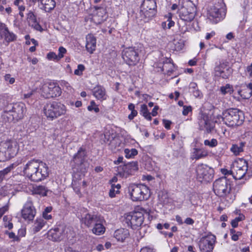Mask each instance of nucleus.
Segmentation results:
<instances>
[{"label":"nucleus","mask_w":252,"mask_h":252,"mask_svg":"<svg viewBox=\"0 0 252 252\" xmlns=\"http://www.w3.org/2000/svg\"><path fill=\"white\" fill-rule=\"evenodd\" d=\"M196 14V7L190 0H183L182 5L179 8L178 21L179 32L184 34L191 28V22Z\"/></svg>","instance_id":"1"},{"label":"nucleus","mask_w":252,"mask_h":252,"mask_svg":"<svg viewBox=\"0 0 252 252\" xmlns=\"http://www.w3.org/2000/svg\"><path fill=\"white\" fill-rule=\"evenodd\" d=\"M23 173L30 181L38 182L46 178L49 176V171L45 163L32 159L25 165Z\"/></svg>","instance_id":"2"},{"label":"nucleus","mask_w":252,"mask_h":252,"mask_svg":"<svg viewBox=\"0 0 252 252\" xmlns=\"http://www.w3.org/2000/svg\"><path fill=\"white\" fill-rule=\"evenodd\" d=\"M223 123L228 126L234 127L241 125L244 121L242 111L236 108H230L222 114Z\"/></svg>","instance_id":"3"},{"label":"nucleus","mask_w":252,"mask_h":252,"mask_svg":"<svg viewBox=\"0 0 252 252\" xmlns=\"http://www.w3.org/2000/svg\"><path fill=\"white\" fill-rule=\"evenodd\" d=\"M26 112L24 104L22 103H10L4 108L2 117L9 122L21 119Z\"/></svg>","instance_id":"4"},{"label":"nucleus","mask_w":252,"mask_h":252,"mask_svg":"<svg viewBox=\"0 0 252 252\" xmlns=\"http://www.w3.org/2000/svg\"><path fill=\"white\" fill-rule=\"evenodd\" d=\"M213 190L215 193L220 197L229 198L231 200L234 199V196L231 193V186L230 181L226 177L220 178L213 183Z\"/></svg>","instance_id":"5"},{"label":"nucleus","mask_w":252,"mask_h":252,"mask_svg":"<svg viewBox=\"0 0 252 252\" xmlns=\"http://www.w3.org/2000/svg\"><path fill=\"white\" fill-rule=\"evenodd\" d=\"M19 150L18 143L9 140L0 143V161H5L16 155Z\"/></svg>","instance_id":"6"},{"label":"nucleus","mask_w":252,"mask_h":252,"mask_svg":"<svg viewBox=\"0 0 252 252\" xmlns=\"http://www.w3.org/2000/svg\"><path fill=\"white\" fill-rule=\"evenodd\" d=\"M128 191L133 201H141L148 199L150 196L149 188L143 184H130Z\"/></svg>","instance_id":"7"},{"label":"nucleus","mask_w":252,"mask_h":252,"mask_svg":"<svg viewBox=\"0 0 252 252\" xmlns=\"http://www.w3.org/2000/svg\"><path fill=\"white\" fill-rule=\"evenodd\" d=\"M43 111L49 120H53L65 115L66 112V107L61 102L53 101L47 103L44 107Z\"/></svg>","instance_id":"8"},{"label":"nucleus","mask_w":252,"mask_h":252,"mask_svg":"<svg viewBox=\"0 0 252 252\" xmlns=\"http://www.w3.org/2000/svg\"><path fill=\"white\" fill-rule=\"evenodd\" d=\"M124 217L125 222L132 229H136L140 226L144 220L143 214L136 211L126 213Z\"/></svg>","instance_id":"9"},{"label":"nucleus","mask_w":252,"mask_h":252,"mask_svg":"<svg viewBox=\"0 0 252 252\" xmlns=\"http://www.w3.org/2000/svg\"><path fill=\"white\" fill-rule=\"evenodd\" d=\"M41 90L42 95L47 98L58 97L62 94L61 88L56 83L53 82L45 83Z\"/></svg>","instance_id":"10"},{"label":"nucleus","mask_w":252,"mask_h":252,"mask_svg":"<svg viewBox=\"0 0 252 252\" xmlns=\"http://www.w3.org/2000/svg\"><path fill=\"white\" fill-rule=\"evenodd\" d=\"M122 57L129 65H135L140 60L138 49L133 47L126 48L122 52Z\"/></svg>","instance_id":"11"},{"label":"nucleus","mask_w":252,"mask_h":252,"mask_svg":"<svg viewBox=\"0 0 252 252\" xmlns=\"http://www.w3.org/2000/svg\"><path fill=\"white\" fill-rule=\"evenodd\" d=\"M197 180L201 182H209L213 177V170L208 166L201 164L196 168Z\"/></svg>","instance_id":"12"},{"label":"nucleus","mask_w":252,"mask_h":252,"mask_svg":"<svg viewBox=\"0 0 252 252\" xmlns=\"http://www.w3.org/2000/svg\"><path fill=\"white\" fill-rule=\"evenodd\" d=\"M216 241L215 235L210 234L202 237L198 243L201 252H213Z\"/></svg>","instance_id":"13"},{"label":"nucleus","mask_w":252,"mask_h":252,"mask_svg":"<svg viewBox=\"0 0 252 252\" xmlns=\"http://www.w3.org/2000/svg\"><path fill=\"white\" fill-rule=\"evenodd\" d=\"M138 167L137 162H129L118 168V174L122 178H126L132 175L138 170Z\"/></svg>","instance_id":"14"},{"label":"nucleus","mask_w":252,"mask_h":252,"mask_svg":"<svg viewBox=\"0 0 252 252\" xmlns=\"http://www.w3.org/2000/svg\"><path fill=\"white\" fill-rule=\"evenodd\" d=\"M142 11L146 17H153L156 13L157 4L155 0H144L142 5Z\"/></svg>","instance_id":"15"},{"label":"nucleus","mask_w":252,"mask_h":252,"mask_svg":"<svg viewBox=\"0 0 252 252\" xmlns=\"http://www.w3.org/2000/svg\"><path fill=\"white\" fill-rule=\"evenodd\" d=\"M47 237L53 241H61L65 237L64 227L59 226L51 229L47 233Z\"/></svg>","instance_id":"16"},{"label":"nucleus","mask_w":252,"mask_h":252,"mask_svg":"<svg viewBox=\"0 0 252 252\" xmlns=\"http://www.w3.org/2000/svg\"><path fill=\"white\" fill-rule=\"evenodd\" d=\"M36 214V210L31 200H28L22 210V216L25 220H32Z\"/></svg>","instance_id":"17"},{"label":"nucleus","mask_w":252,"mask_h":252,"mask_svg":"<svg viewBox=\"0 0 252 252\" xmlns=\"http://www.w3.org/2000/svg\"><path fill=\"white\" fill-rule=\"evenodd\" d=\"M208 14L210 19L215 23L220 21L223 16L222 14V9L220 8V5L219 4H216L210 7L208 11Z\"/></svg>","instance_id":"18"},{"label":"nucleus","mask_w":252,"mask_h":252,"mask_svg":"<svg viewBox=\"0 0 252 252\" xmlns=\"http://www.w3.org/2000/svg\"><path fill=\"white\" fill-rule=\"evenodd\" d=\"M86 156V152L85 149L81 147L77 153L73 157V160L74 162L78 165L84 166V169L83 168L81 170L84 172L86 170V168L88 167V164L85 161V158Z\"/></svg>","instance_id":"19"},{"label":"nucleus","mask_w":252,"mask_h":252,"mask_svg":"<svg viewBox=\"0 0 252 252\" xmlns=\"http://www.w3.org/2000/svg\"><path fill=\"white\" fill-rule=\"evenodd\" d=\"M99 219L98 216L86 212L81 216V220L85 225L90 227L95 222L99 221Z\"/></svg>","instance_id":"20"},{"label":"nucleus","mask_w":252,"mask_h":252,"mask_svg":"<svg viewBox=\"0 0 252 252\" xmlns=\"http://www.w3.org/2000/svg\"><path fill=\"white\" fill-rule=\"evenodd\" d=\"M106 18V9L101 7H95L93 19L97 24H100L103 22Z\"/></svg>","instance_id":"21"},{"label":"nucleus","mask_w":252,"mask_h":252,"mask_svg":"<svg viewBox=\"0 0 252 252\" xmlns=\"http://www.w3.org/2000/svg\"><path fill=\"white\" fill-rule=\"evenodd\" d=\"M226 66V63L223 61L220 62L219 63H216V66L214 68L215 76L220 77L223 79L227 78L229 75L224 70Z\"/></svg>","instance_id":"22"},{"label":"nucleus","mask_w":252,"mask_h":252,"mask_svg":"<svg viewBox=\"0 0 252 252\" xmlns=\"http://www.w3.org/2000/svg\"><path fill=\"white\" fill-rule=\"evenodd\" d=\"M27 20L29 25L37 31H40L42 29L41 26L37 21L36 17L34 13L30 10L27 15Z\"/></svg>","instance_id":"23"},{"label":"nucleus","mask_w":252,"mask_h":252,"mask_svg":"<svg viewBox=\"0 0 252 252\" xmlns=\"http://www.w3.org/2000/svg\"><path fill=\"white\" fill-rule=\"evenodd\" d=\"M93 94L94 96L101 101L107 98L105 89L101 86L98 85L93 89Z\"/></svg>","instance_id":"24"},{"label":"nucleus","mask_w":252,"mask_h":252,"mask_svg":"<svg viewBox=\"0 0 252 252\" xmlns=\"http://www.w3.org/2000/svg\"><path fill=\"white\" fill-rule=\"evenodd\" d=\"M86 48L91 54L95 50L96 39L93 34H89L86 36Z\"/></svg>","instance_id":"25"},{"label":"nucleus","mask_w":252,"mask_h":252,"mask_svg":"<svg viewBox=\"0 0 252 252\" xmlns=\"http://www.w3.org/2000/svg\"><path fill=\"white\" fill-rule=\"evenodd\" d=\"M208 155V151L204 148H194L191 154L192 159L198 160L206 157Z\"/></svg>","instance_id":"26"},{"label":"nucleus","mask_w":252,"mask_h":252,"mask_svg":"<svg viewBox=\"0 0 252 252\" xmlns=\"http://www.w3.org/2000/svg\"><path fill=\"white\" fill-rule=\"evenodd\" d=\"M42 5L41 8L46 12H50L56 6V2L54 0H38Z\"/></svg>","instance_id":"27"},{"label":"nucleus","mask_w":252,"mask_h":252,"mask_svg":"<svg viewBox=\"0 0 252 252\" xmlns=\"http://www.w3.org/2000/svg\"><path fill=\"white\" fill-rule=\"evenodd\" d=\"M129 236V231L126 229H117L114 233V237L118 241L123 242Z\"/></svg>","instance_id":"28"},{"label":"nucleus","mask_w":252,"mask_h":252,"mask_svg":"<svg viewBox=\"0 0 252 252\" xmlns=\"http://www.w3.org/2000/svg\"><path fill=\"white\" fill-rule=\"evenodd\" d=\"M244 87L239 91V94L244 98L248 99L252 95V83L246 84Z\"/></svg>","instance_id":"29"},{"label":"nucleus","mask_w":252,"mask_h":252,"mask_svg":"<svg viewBox=\"0 0 252 252\" xmlns=\"http://www.w3.org/2000/svg\"><path fill=\"white\" fill-rule=\"evenodd\" d=\"M200 127L202 129H205L208 132H211L213 128L211 121L207 117H204L199 122Z\"/></svg>","instance_id":"30"},{"label":"nucleus","mask_w":252,"mask_h":252,"mask_svg":"<svg viewBox=\"0 0 252 252\" xmlns=\"http://www.w3.org/2000/svg\"><path fill=\"white\" fill-rule=\"evenodd\" d=\"M189 90L190 93L196 98H201L203 96L202 93L198 89L197 85L195 82H191L189 85Z\"/></svg>","instance_id":"31"},{"label":"nucleus","mask_w":252,"mask_h":252,"mask_svg":"<svg viewBox=\"0 0 252 252\" xmlns=\"http://www.w3.org/2000/svg\"><path fill=\"white\" fill-rule=\"evenodd\" d=\"M46 221L43 218H37L32 225V231L34 233L39 231L45 225Z\"/></svg>","instance_id":"32"},{"label":"nucleus","mask_w":252,"mask_h":252,"mask_svg":"<svg viewBox=\"0 0 252 252\" xmlns=\"http://www.w3.org/2000/svg\"><path fill=\"white\" fill-rule=\"evenodd\" d=\"M104 231L105 228L102 224L98 222V221L94 223V226L92 229V232L93 233L100 235L102 234Z\"/></svg>","instance_id":"33"},{"label":"nucleus","mask_w":252,"mask_h":252,"mask_svg":"<svg viewBox=\"0 0 252 252\" xmlns=\"http://www.w3.org/2000/svg\"><path fill=\"white\" fill-rule=\"evenodd\" d=\"M34 192L35 194L43 196L47 195V192L49 191L44 186H38L34 188Z\"/></svg>","instance_id":"34"},{"label":"nucleus","mask_w":252,"mask_h":252,"mask_svg":"<svg viewBox=\"0 0 252 252\" xmlns=\"http://www.w3.org/2000/svg\"><path fill=\"white\" fill-rule=\"evenodd\" d=\"M140 113L147 120L149 121H151L152 120L151 113L149 112L147 106L146 104H142L141 105Z\"/></svg>","instance_id":"35"},{"label":"nucleus","mask_w":252,"mask_h":252,"mask_svg":"<svg viewBox=\"0 0 252 252\" xmlns=\"http://www.w3.org/2000/svg\"><path fill=\"white\" fill-rule=\"evenodd\" d=\"M125 157L127 158H133L138 154V151L136 149L132 148L131 149H125L124 150Z\"/></svg>","instance_id":"36"},{"label":"nucleus","mask_w":252,"mask_h":252,"mask_svg":"<svg viewBox=\"0 0 252 252\" xmlns=\"http://www.w3.org/2000/svg\"><path fill=\"white\" fill-rule=\"evenodd\" d=\"M244 143H240V145H233L230 149L231 151L235 155H238L243 151Z\"/></svg>","instance_id":"37"},{"label":"nucleus","mask_w":252,"mask_h":252,"mask_svg":"<svg viewBox=\"0 0 252 252\" xmlns=\"http://www.w3.org/2000/svg\"><path fill=\"white\" fill-rule=\"evenodd\" d=\"M3 38L6 42L9 43L14 41L16 38V36L12 32H10L8 29L3 35Z\"/></svg>","instance_id":"38"},{"label":"nucleus","mask_w":252,"mask_h":252,"mask_svg":"<svg viewBox=\"0 0 252 252\" xmlns=\"http://www.w3.org/2000/svg\"><path fill=\"white\" fill-rule=\"evenodd\" d=\"M3 225L6 228L11 229L13 228V224L10 221L11 218L8 216H4L3 218Z\"/></svg>","instance_id":"39"},{"label":"nucleus","mask_w":252,"mask_h":252,"mask_svg":"<svg viewBox=\"0 0 252 252\" xmlns=\"http://www.w3.org/2000/svg\"><path fill=\"white\" fill-rule=\"evenodd\" d=\"M205 146H208L210 147H215L218 145V141L216 139L213 138L211 140H205L204 142Z\"/></svg>","instance_id":"40"},{"label":"nucleus","mask_w":252,"mask_h":252,"mask_svg":"<svg viewBox=\"0 0 252 252\" xmlns=\"http://www.w3.org/2000/svg\"><path fill=\"white\" fill-rule=\"evenodd\" d=\"M6 25L0 22V40L3 38V35L8 30Z\"/></svg>","instance_id":"41"},{"label":"nucleus","mask_w":252,"mask_h":252,"mask_svg":"<svg viewBox=\"0 0 252 252\" xmlns=\"http://www.w3.org/2000/svg\"><path fill=\"white\" fill-rule=\"evenodd\" d=\"M220 91L222 94H225L227 93L231 94L232 90L230 85L227 84L225 86L221 87L220 89Z\"/></svg>","instance_id":"42"},{"label":"nucleus","mask_w":252,"mask_h":252,"mask_svg":"<svg viewBox=\"0 0 252 252\" xmlns=\"http://www.w3.org/2000/svg\"><path fill=\"white\" fill-rule=\"evenodd\" d=\"M47 58L50 61H54L56 62L60 61L59 58H58V55H56V54L53 52L48 53L47 55Z\"/></svg>","instance_id":"43"},{"label":"nucleus","mask_w":252,"mask_h":252,"mask_svg":"<svg viewBox=\"0 0 252 252\" xmlns=\"http://www.w3.org/2000/svg\"><path fill=\"white\" fill-rule=\"evenodd\" d=\"M85 67L83 64H80L78 65L77 68L74 71V74L80 76L82 74L83 71L85 70Z\"/></svg>","instance_id":"44"},{"label":"nucleus","mask_w":252,"mask_h":252,"mask_svg":"<svg viewBox=\"0 0 252 252\" xmlns=\"http://www.w3.org/2000/svg\"><path fill=\"white\" fill-rule=\"evenodd\" d=\"M88 110L90 111L94 110L96 113L99 111V109L96 106L95 103L93 100L91 101L90 105L88 106Z\"/></svg>","instance_id":"45"},{"label":"nucleus","mask_w":252,"mask_h":252,"mask_svg":"<svg viewBox=\"0 0 252 252\" xmlns=\"http://www.w3.org/2000/svg\"><path fill=\"white\" fill-rule=\"evenodd\" d=\"M60 85L63 88V89H65L66 91L71 92L72 88L68 82L65 81H62Z\"/></svg>","instance_id":"46"},{"label":"nucleus","mask_w":252,"mask_h":252,"mask_svg":"<svg viewBox=\"0 0 252 252\" xmlns=\"http://www.w3.org/2000/svg\"><path fill=\"white\" fill-rule=\"evenodd\" d=\"M174 45H175V50L177 51H179L182 50L184 47V43L183 41H174Z\"/></svg>","instance_id":"47"},{"label":"nucleus","mask_w":252,"mask_h":252,"mask_svg":"<svg viewBox=\"0 0 252 252\" xmlns=\"http://www.w3.org/2000/svg\"><path fill=\"white\" fill-rule=\"evenodd\" d=\"M58 58L60 60L64 57V55L66 53V50L64 47L61 46L59 48Z\"/></svg>","instance_id":"48"},{"label":"nucleus","mask_w":252,"mask_h":252,"mask_svg":"<svg viewBox=\"0 0 252 252\" xmlns=\"http://www.w3.org/2000/svg\"><path fill=\"white\" fill-rule=\"evenodd\" d=\"M4 80L9 84H13L15 82V78L11 77L9 74H7L4 76Z\"/></svg>","instance_id":"49"},{"label":"nucleus","mask_w":252,"mask_h":252,"mask_svg":"<svg viewBox=\"0 0 252 252\" xmlns=\"http://www.w3.org/2000/svg\"><path fill=\"white\" fill-rule=\"evenodd\" d=\"M221 172L222 174L224 175H232L233 177V166L232 165L231 167V169L228 170L227 169L223 168L221 169Z\"/></svg>","instance_id":"50"},{"label":"nucleus","mask_w":252,"mask_h":252,"mask_svg":"<svg viewBox=\"0 0 252 252\" xmlns=\"http://www.w3.org/2000/svg\"><path fill=\"white\" fill-rule=\"evenodd\" d=\"M6 234H8V237L10 239H13L14 241H19L20 238L18 236H16L15 233L13 232H6Z\"/></svg>","instance_id":"51"},{"label":"nucleus","mask_w":252,"mask_h":252,"mask_svg":"<svg viewBox=\"0 0 252 252\" xmlns=\"http://www.w3.org/2000/svg\"><path fill=\"white\" fill-rule=\"evenodd\" d=\"M170 227V224L168 223H165L164 224L158 223L157 224L156 227L158 230H161L162 228L168 229Z\"/></svg>","instance_id":"52"},{"label":"nucleus","mask_w":252,"mask_h":252,"mask_svg":"<svg viewBox=\"0 0 252 252\" xmlns=\"http://www.w3.org/2000/svg\"><path fill=\"white\" fill-rule=\"evenodd\" d=\"M13 168V165H10L9 166L3 169L2 170L0 171V172L2 173V174H3L4 176H5L6 174H7L9 172L11 171Z\"/></svg>","instance_id":"53"},{"label":"nucleus","mask_w":252,"mask_h":252,"mask_svg":"<svg viewBox=\"0 0 252 252\" xmlns=\"http://www.w3.org/2000/svg\"><path fill=\"white\" fill-rule=\"evenodd\" d=\"M34 92H35L34 91L31 90L27 93H24L23 94V99H28V98H32V95H33V94Z\"/></svg>","instance_id":"54"},{"label":"nucleus","mask_w":252,"mask_h":252,"mask_svg":"<svg viewBox=\"0 0 252 252\" xmlns=\"http://www.w3.org/2000/svg\"><path fill=\"white\" fill-rule=\"evenodd\" d=\"M116 189L114 188L112 185L111 186V189H110L109 195L111 198H113L116 196L117 194H119V193H117L116 191Z\"/></svg>","instance_id":"55"},{"label":"nucleus","mask_w":252,"mask_h":252,"mask_svg":"<svg viewBox=\"0 0 252 252\" xmlns=\"http://www.w3.org/2000/svg\"><path fill=\"white\" fill-rule=\"evenodd\" d=\"M191 111V107L190 106H184L183 114L185 116L187 115L189 112Z\"/></svg>","instance_id":"56"},{"label":"nucleus","mask_w":252,"mask_h":252,"mask_svg":"<svg viewBox=\"0 0 252 252\" xmlns=\"http://www.w3.org/2000/svg\"><path fill=\"white\" fill-rule=\"evenodd\" d=\"M242 235V233L240 231H237L235 234L232 235L231 239L234 241H236L239 239V237Z\"/></svg>","instance_id":"57"},{"label":"nucleus","mask_w":252,"mask_h":252,"mask_svg":"<svg viewBox=\"0 0 252 252\" xmlns=\"http://www.w3.org/2000/svg\"><path fill=\"white\" fill-rule=\"evenodd\" d=\"M8 210V206H4L0 208V218Z\"/></svg>","instance_id":"58"},{"label":"nucleus","mask_w":252,"mask_h":252,"mask_svg":"<svg viewBox=\"0 0 252 252\" xmlns=\"http://www.w3.org/2000/svg\"><path fill=\"white\" fill-rule=\"evenodd\" d=\"M163 123L165 128L167 129H169L170 128V125L171 122L169 120H163Z\"/></svg>","instance_id":"59"},{"label":"nucleus","mask_w":252,"mask_h":252,"mask_svg":"<svg viewBox=\"0 0 252 252\" xmlns=\"http://www.w3.org/2000/svg\"><path fill=\"white\" fill-rule=\"evenodd\" d=\"M137 115V112L134 110L131 111V113L128 115V118L129 120H132Z\"/></svg>","instance_id":"60"},{"label":"nucleus","mask_w":252,"mask_h":252,"mask_svg":"<svg viewBox=\"0 0 252 252\" xmlns=\"http://www.w3.org/2000/svg\"><path fill=\"white\" fill-rule=\"evenodd\" d=\"M159 109V107L157 105L155 106L153 109L151 113L153 117L156 116L158 114V110Z\"/></svg>","instance_id":"61"},{"label":"nucleus","mask_w":252,"mask_h":252,"mask_svg":"<svg viewBox=\"0 0 252 252\" xmlns=\"http://www.w3.org/2000/svg\"><path fill=\"white\" fill-rule=\"evenodd\" d=\"M167 21L168 22V29H170L171 27H173L175 24V22L171 20V16L169 17L168 18Z\"/></svg>","instance_id":"62"},{"label":"nucleus","mask_w":252,"mask_h":252,"mask_svg":"<svg viewBox=\"0 0 252 252\" xmlns=\"http://www.w3.org/2000/svg\"><path fill=\"white\" fill-rule=\"evenodd\" d=\"M246 71L249 73L250 77H252V63L250 65L247 66Z\"/></svg>","instance_id":"63"},{"label":"nucleus","mask_w":252,"mask_h":252,"mask_svg":"<svg viewBox=\"0 0 252 252\" xmlns=\"http://www.w3.org/2000/svg\"><path fill=\"white\" fill-rule=\"evenodd\" d=\"M140 252H154L153 250L149 247H145L141 249Z\"/></svg>","instance_id":"64"}]
</instances>
